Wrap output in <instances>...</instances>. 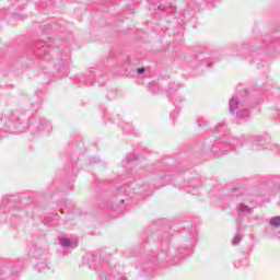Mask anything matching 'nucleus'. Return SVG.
I'll use <instances>...</instances> for the list:
<instances>
[{
	"instance_id": "9",
	"label": "nucleus",
	"mask_w": 280,
	"mask_h": 280,
	"mask_svg": "<svg viewBox=\"0 0 280 280\" xmlns=\"http://www.w3.org/2000/svg\"><path fill=\"white\" fill-rule=\"evenodd\" d=\"M269 224L271 226H280V217H273L270 219Z\"/></svg>"
},
{
	"instance_id": "8",
	"label": "nucleus",
	"mask_w": 280,
	"mask_h": 280,
	"mask_svg": "<svg viewBox=\"0 0 280 280\" xmlns=\"http://www.w3.org/2000/svg\"><path fill=\"white\" fill-rule=\"evenodd\" d=\"M242 242V234L237 232L232 241L233 246H238V244Z\"/></svg>"
},
{
	"instance_id": "12",
	"label": "nucleus",
	"mask_w": 280,
	"mask_h": 280,
	"mask_svg": "<svg viewBox=\"0 0 280 280\" xmlns=\"http://www.w3.org/2000/svg\"><path fill=\"white\" fill-rule=\"evenodd\" d=\"M9 200H12V196H4V197L2 198V205H8V203H10Z\"/></svg>"
},
{
	"instance_id": "1",
	"label": "nucleus",
	"mask_w": 280,
	"mask_h": 280,
	"mask_svg": "<svg viewBox=\"0 0 280 280\" xmlns=\"http://www.w3.org/2000/svg\"><path fill=\"white\" fill-rule=\"evenodd\" d=\"M5 126L7 128H9V132H11V135H14L16 132H23V130L21 129V126H23V124L19 119H7Z\"/></svg>"
},
{
	"instance_id": "18",
	"label": "nucleus",
	"mask_w": 280,
	"mask_h": 280,
	"mask_svg": "<svg viewBox=\"0 0 280 280\" xmlns=\"http://www.w3.org/2000/svg\"><path fill=\"white\" fill-rule=\"evenodd\" d=\"M86 85H88V86H91V80H88V81H86Z\"/></svg>"
},
{
	"instance_id": "17",
	"label": "nucleus",
	"mask_w": 280,
	"mask_h": 280,
	"mask_svg": "<svg viewBox=\"0 0 280 280\" xmlns=\"http://www.w3.org/2000/svg\"><path fill=\"white\" fill-rule=\"evenodd\" d=\"M119 280H128V278H126V276H122Z\"/></svg>"
},
{
	"instance_id": "19",
	"label": "nucleus",
	"mask_w": 280,
	"mask_h": 280,
	"mask_svg": "<svg viewBox=\"0 0 280 280\" xmlns=\"http://www.w3.org/2000/svg\"><path fill=\"white\" fill-rule=\"evenodd\" d=\"M0 121H3V114H0Z\"/></svg>"
},
{
	"instance_id": "15",
	"label": "nucleus",
	"mask_w": 280,
	"mask_h": 280,
	"mask_svg": "<svg viewBox=\"0 0 280 280\" xmlns=\"http://www.w3.org/2000/svg\"><path fill=\"white\" fill-rule=\"evenodd\" d=\"M137 73L141 75V73H145V68H138Z\"/></svg>"
},
{
	"instance_id": "6",
	"label": "nucleus",
	"mask_w": 280,
	"mask_h": 280,
	"mask_svg": "<svg viewBox=\"0 0 280 280\" xmlns=\"http://www.w3.org/2000/svg\"><path fill=\"white\" fill-rule=\"evenodd\" d=\"M39 130H47L49 132V130H51V125H49V121L47 120H43L38 127Z\"/></svg>"
},
{
	"instance_id": "2",
	"label": "nucleus",
	"mask_w": 280,
	"mask_h": 280,
	"mask_svg": "<svg viewBox=\"0 0 280 280\" xmlns=\"http://www.w3.org/2000/svg\"><path fill=\"white\" fill-rule=\"evenodd\" d=\"M230 106V113L234 114L237 108L242 106V102H240V98L237 96H232V98L229 102Z\"/></svg>"
},
{
	"instance_id": "5",
	"label": "nucleus",
	"mask_w": 280,
	"mask_h": 280,
	"mask_svg": "<svg viewBox=\"0 0 280 280\" xmlns=\"http://www.w3.org/2000/svg\"><path fill=\"white\" fill-rule=\"evenodd\" d=\"M248 115H250L248 109H242L238 113H236L237 119H247Z\"/></svg>"
},
{
	"instance_id": "7",
	"label": "nucleus",
	"mask_w": 280,
	"mask_h": 280,
	"mask_svg": "<svg viewBox=\"0 0 280 280\" xmlns=\"http://www.w3.org/2000/svg\"><path fill=\"white\" fill-rule=\"evenodd\" d=\"M237 211H238L240 213H248V211H250V207H248V206H246V205H244V203H240V205L237 206Z\"/></svg>"
},
{
	"instance_id": "14",
	"label": "nucleus",
	"mask_w": 280,
	"mask_h": 280,
	"mask_svg": "<svg viewBox=\"0 0 280 280\" xmlns=\"http://www.w3.org/2000/svg\"><path fill=\"white\" fill-rule=\"evenodd\" d=\"M235 143H240V141H237L235 139L229 140V144L231 145V148H233V145H235Z\"/></svg>"
},
{
	"instance_id": "20",
	"label": "nucleus",
	"mask_w": 280,
	"mask_h": 280,
	"mask_svg": "<svg viewBox=\"0 0 280 280\" xmlns=\"http://www.w3.org/2000/svg\"><path fill=\"white\" fill-rule=\"evenodd\" d=\"M197 122H198L199 126H202V122L200 121V119L197 120Z\"/></svg>"
},
{
	"instance_id": "10",
	"label": "nucleus",
	"mask_w": 280,
	"mask_h": 280,
	"mask_svg": "<svg viewBox=\"0 0 280 280\" xmlns=\"http://www.w3.org/2000/svg\"><path fill=\"white\" fill-rule=\"evenodd\" d=\"M121 128L122 130H125V132H132V125H130L129 122H122Z\"/></svg>"
},
{
	"instance_id": "3",
	"label": "nucleus",
	"mask_w": 280,
	"mask_h": 280,
	"mask_svg": "<svg viewBox=\"0 0 280 280\" xmlns=\"http://www.w3.org/2000/svg\"><path fill=\"white\" fill-rule=\"evenodd\" d=\"M59 244L62 246V248H77L78 243H72L69 238H59Z\"/></svg>"
},
{
	"instance_id": "13",
	"label": "nucleus",
	"mask_w": 280,
	"mask_h": 280,
	"mask_svg": "<svg viewBox=\"0 0 280 280\" xmlns=\"http://www.w3.org/2000/svg\"><path fill=\"white\" fill-rule=\"evenodd\" d=\"M242 266H244V264L242 262V260L237 259L234 261V267L235 268H242Z\"/></svg>"
},
{
	"instance_id": "4",
	"label": "nucleus",
	"mask_w": 280,
	"mask_h": 280,
	"mask_svg": "<svg viewBox=\"0 0 280 280\" xmlns=\"http://www.w3.org/2000/svg\"><path fill=\"white\" fill-rule=\"evenodd\" d=\"M35 268L37 272H45L47 270V261L45 260H39L36 265Z\"/></svg>"
},
{
	"instance_id": "11",
	"label": "nucleus",
	"mask_w": 280,
	"mask_h": 280,
	"mask_svg": "<svg viewBox=\"0 0 280 280\" xmlns=\"http://www.w3.org/2000/svg\"><path fill=\"white\" fill-rule=\"evenodd\" d=\"M125 161L126 163H135V161H137V155H128Z\"/></svg>"
},
{
	"instance_id": "16",
	"label": "nucleus",
	"mask_w": 280,
	"mask_h": 280,
	"mask_svg": "<svg viewBox=\"0 0 280 280\" xmlns=\"http://www.w3.org/2000/svg\"><path fill=\"white\" fill-rule=\"evenodd\" d=\"M110 95H115V92H108L107 97H110Z\"/></svg>"
}]
</instances>
